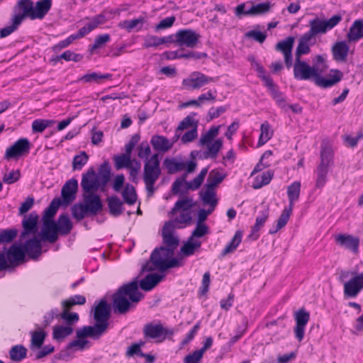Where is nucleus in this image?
<instances>
[{
    "instance_id": "1",
    "label": "nucleus",
    "mask_w": 363,
    "mask_h": 363,
    "mask_svg": "<svg viewBox=\"0 0 363 363\" xmlns=\"http://www.w3.org/2000/svg\"><path fill=\"white\" fill-rule=\"evenodd\" d=\"M163 278L158 274H149L139 281L135 277L133 281L123 284L113 295V308L116 314H125L133 309L136 304L143 298L138 289L140 287L145 291L152 290Z\"/></svg>"
},
{
    "instance_id": "2",
    "label": "nucleus",
    "mask_w": 363,
    "mask_h": 363,
    "mask_svg": "<svg viewBox=\"0 0 363 363\" xmlns=\"http://www.w3.org/2000/svg\"><path fill=\"white\" fill-rule=\"evenodd\" d=\"M174 222L165 223L162 234L165 246L157 247L152 252L149 260L143 266L142 272H164L182 265L179 260L172 257L179 243V238L174 234Z\"/></svg>"
},
{
    "instance_id": "3",
    "label": "nucleus",
    "mask_w": 363,
    "mask_h": 363,
    "mask_svg": "<svg viewBox=\"0 0 363 363\" xmlns=\"http://www.w3.org/2000/svg\"><path fill=\"white\" fill-rule=\"evenodd\" d=\"M294 68V77L297 80L313 79L315 84L319 87L327 89L331 87L341 81L343 74L338 69H331L330 77L325 78L322 76V71L317 65L310 66L307 62L301 60H295L292 65Z\"/></svg>"
},
{
    "instance_id": "4",
    "label": "nucleus",
    "mask_w": 363,
    "mask_h": 363,
    "mask_svg": "<svg viewBox=\"0 0 363 363\" xmlns=\"http://www.w3.org/2000/svg\"><path fill=\"white\" fill-rule=\"evenodd\" d=\"M111 316V307L106 300L102 298L94 308V319L96 321L94 325L84 326L77 330V337L83 338L89 337L99 339L108 330Z\"/></svg>"
},
{
    "instance_id": "5",
    "label": "nucleus",
    "mask_w": 363,
    "mask_h": 363,
    "mask_svg": "<svg viewBox=\"0 0 363 363\" xmlns=\"http://www.w3.org/2000/svg\"><path fill=\"white\" fill-rule=\"evenodd\" d=\"M103 209L99 195L94 193H84L83 202L74 203L71 208L72 217L79 221L86 216H96Z\"/></svg>"
},
{
    "instance_id": "6",
    "label": "nucleus",
    "mask_w": 363,
    "mask_h": 363,
    "mask_svg": "<svg viewBox=\"0 0 363 363\" xmlns=\"http://www.w3.org/2000/svg\"><path fill=\"white\" fill-rule=\"evenodd\" d=\"M338 280L343 284L344 296L347 298L356 297L363 289V272L341 269L338 272Z\"/></svg>"
},
{
    "instance_id": "7",
    "label": "nucleus",
    "mask_w": 363,
    "mask_h": 363,
    "mask_svg": "<svg viewBox=\"0 0 363 363\" xmlns=\"http://www.w3.org/2000/svg\"><path fill=\"white\" fill-rule=\"evenodd\" d=\"M160 163L159 155L157 153L152 155L149 160L145 162L143 180L145 184L147 196L149 198L154 195L155 191V183L161 174Z\"/></svg>"
},
{
    "instance_id": "8",
    "label": "nucleus",
    "mask_w": 363,
    "mask_h": 363,
    "mask_svg": "<svg viewBox=\"0 0 363 363\" xmlns=\"http://www.w3.org/2000/svg\"><path fill=\"white\" fill-rule=\"evenodd\" d=\"M163 164L169 174L183 170H186L185 174H190L194 172L197 167V163L195 161L185 162L181 157H167L164 159Z\"/></svg>"
},
{
    "instance_id": "9",
    "label": "nucleus",
    "mask_w": 363,
    "mask_h": 363,
    "mask_svg": "<svg viewBox=\"0 0 363 363\" xmlns=\"http://www.w3.org/2000/svg\"><path fill=\"white\" fill-rule=\"evenodd\" d=\"M25 252L23 246L13 244L7 251L6 257L4 252H0V272L9 267L8 261L11 264L23 261Z\"/></svg>"
},
{
    "instance_id": "10",
    "label": "nucleus",
    "mask_w": 363,
    "mask_h": 363,
    "mask_svg": "<svg viewBox=\"0 0 363 363\" xmlns=\"http://www.w3.org/2000/svg\"><path fill=\"white\" fill-rule=\"evenodd\" d=\"M218 79L208 77L200 72H193L189 77L183 79L182 85L189 90H196L211 82H216Z\"/></svg>"
},
{
    "instance_id": "11",
    "label": "nucleus",
    "mask_w": 363,
    "mask_h": 363,
    "mask_svg": "<svg viewBox=\"0 0 363 363\" xmlns=\"http://www.w3.org/2000/svg\"><path fill=\"white\" fill-rule=\"evenodd\" d=\"M200 38V35L191 29H182L174 34V43L189 48H195Z\"/></svg>"
},
{
    "instance_id": "12",
    "label": "nucleus",
    "mask_w": 363,
    "mask_h": 363,
    "mask_svg": "<svg viewBox=\"0 0 363 363\" xmlns=\"http://www.w3.org/2000/svg\"><path fill=\"white\" fill-rule=\"evenodd\" d=\"M31 144L28 139L22 138L9 147L5 152L4 158L6 160L18 158L29 152Z\"/></svg>"
},
{
    "instance_id": "13",
    "label": "nucleus",
    "mask_w": 363,
    "mask_h": 363,
    "mask_svg": "<svg viewBox=\"0 0 363 363\" xmlns=\"http://www.w3.org/2000/svg\"><path fill=\"white\" fill-rule=\"evenodd\" d=\"M81 186L84 193H94L101 186V182L96 174L94 167H90L82 174Z\"/></svg>"
},
{
    "instance_id": "14",
    "label": "nucleus",
    "mask_w": 363,
    "mask_h": 363,
    "mask_svg": "<svg viewBox=\"0 0 363 363\" xmlns=\"http://www.w3.org/2000/svg\"><path fill=\"white\" fill-rule=\"evenodd\" d=\"M295 42V38L289 36L286 39L279 41L275 45V50L284 55L286 67L289 69L293 65L292 50Z\"/></svg>"
},
{
    "instance_id": "15",
    "label": "nucleus",
    "mask_w": 363,
    "mask_h": 363,
    "mask_svg": "<svg viewBox=\"0 0 363 363\" xmlns=\"http://www.w3.org/2000/svg\"><path fill=\"white\" fill-rule=\"evenodd\" d=\"M294 319L296 320L295 336L298 341H301L304 337L305 327L310 319V313L303 308H300L295 313Z\"/></svg>"
},
{
    "instance_id": "16",
    "label": "nucleus",
    "mask_w": 363,
    "mask_h": 363,
    "mask_svg": "<svg viewBox=\"0 0 363 363\" xmlns=\"http://www.w3.org/2000/svg\"><path fill=\"white\" fill-rule=\"evenodd\" d=\"M59 231L54 220H43V228L38 235L43 241L53 243L58 239Z\"/></svg>"
},
{
    "instance_id": "17",
    "label": "nucleus",
    "mask_w": 363,
    "mask_h": 363,
    "mask_svg": "<svg viewBox=\"0 0 363 363\" xmlns=\"http://www.w3.org/2000/svg\"><path fill=\"white\" fill-rule=\"evenodd\" d=\"M38 215L36 212H31L28 216H25L22 220L23 231L20 238L25 239L28 235H35L38 230Z\"/></svg>"
},
{
    "instance_id": "18",
    "label": "nucleus",
    "mask_w": 363,
    "mask_h": 363,
    "mask_svg": "<svg viewBox=\"0 0 363 363\" xmlns=\"http://www.w3.org/2000/svg\"><path fill=\"white\" fill-rule=\"evenodd\" d=\"M78 189V182L76 179L68 180L62 186L61 196L62 204L67 206L76 199V194Z\"/></svg>"
},
{
    "instance_id": "19",
    "label": "nucleus",
    "mask_w": 363,
    "mask_h": 363,
    "mask_svg": "<svg viewBox=\"0 0 363 363\" xmlns=\"http://www.w3.org/2000/svg\"><path fill=\"white\" fill-rule=\"evenodd\" d=\"M335 242L340 246L355 255L359 252V238L358 237L347 234H339L335 237Z\"/></svg>"
},
{
    "instance_id": "20",
    "label": "nucleus",
    "mask_w": 363,
    "mask_h": 363,
    "mask_svg": "<svg viewBox=\"0 0 363 363\" xmlns=\"http://www.w3.org/2000/svg\"><path fill=\"white\" fill-rule=\"evenodd\" d=\"M41 241L37 237L26 240L23 245L25 253L33 259L38 257L42 252Z\"/></svg>"
},
{
    "instance_id": "21",
    "label": "nucleus",
    "mask_w": 363,
    "mask_h": 363,
    "mask_svg": "<svg viewBox=\"0 0 363 363\" xmlns=\"http://www.w3.org/2000/svg\"><path fill=\"white\" fill-rule=\"evenodd\" d=\"M15 11L18 13H15L13 17H18L22 23L26 17H29L31 19V13L33 11V2L31 0H18L14 7Z\"/></svg>"
},
{
    "instance_id": "22",
    "label": "nucleus",
    "mask_w": 363,
    "mask_h": 363,
    "mask_svg": "<svg viewBox=\"0 0 363 363\" xmlns=\"http://www.w3.org/2000/svg\"><path fill=\"white\" fill-rule=\"evenodd\" d=\"M315 41L311 39L305 33L298 39V43L295 51V60H301L303 55H307L311 52V46L315 44Z\"/></svg>"
},
{
    "instance_id": "23",
    "label": "nucleus",
    "mask_w": 363,
    "mask_h": 363,
    "mask_svg": "<svg viewBox=\"0 0 363 363\" xmlns=\"http://www.w3.org/2000/svg\"><path fill=\"white\" fill-rule=\"evenodd\" d=\"M174 141L171 142L166 137L155 135L150 140V143L153 149L158 152H166L173 146Z\"/></svg>"
},
{
    "instance_id": "24",
    "label": "nucleus",
    "mask_w": 363,
    "mask_h": 363,
    "mask_svg": "<svg viewBox=\"0 0 363 363\" xmlns=\"http://www.w3.org/2000/svg\"><path fill=\"white\" fill-rule=\"evenodd\" d=\"M310 29L305 33L311 39L315 41V37L318 34H323L328 31L323 20L318 18H313L309 21Z\"/></svg>"
},
{
    "instance_id": "25",
    "label": "nucleus",
    "mask_w": 363,
    "mask_h": 363,
    "mask_svg": "<svg viewBox=\"0 0 363 363\" xmlns=\"http://www.w3.org/2000/svg\"><path fill=\"white\" fill-rule=\"evenodd\" d=\"M52 6V0H41L37 1L33 6V11L31 13V19H43L48 13Z\"/></svg>"
},
{
    "instance_id": "26",
    "label": "nucleus",
    "mask_w": 363,
    "mask_h": 363,
    "mask_svg": "<svg viewBox=\"0 0 363 363\" xmlns=\"http://www.w3.org/2000/svg\"><path fill=\"white\" fill-rule=\"evenodd\" d=\"M350 47L345 41H339L332 47L333 58L336 61L345 62L347 60Z\"/></svg>"
},
{
    "instance_id": "27",
    "label": "nucleus",
    "mask_w": 363,
    "mask_h": 363,
    "mask_svg": "<svg viewBox=\"0 0 363 363\" xmlns=\"http://www.w3.org/2000/svg\"><path fill=\"white\" fill-rule=\"evenodd\" d=\"M247 4H252V6L247 10V16L263 15L269 12L272 8V4L269 1L255 4L253 1H250Z\"/></svg>"
},
{
    "instance_id": "28",
    "label": "nucleus",
    "mask_w": 363,
    "mask_h": 363,
    "mask_svg": "<svg viewBox=\"0 0 363 363\" xmlns=\"http://www.w3.org/2000/svg\"><path fill=\"white\" fill-rule=\"evenodd\" d=\"M349 42H356L363 38V21L356 20L347 35Z\"/></svg>"
},
{
    "instance_id": "29",
    "label": "nucleus",
    "mask_w": 363,
    "mask_h": 363,
    "mask_svg": "<svg viewBox=\"0 0 363 363\" xmlns=\"http://www.w3.org/2000/svg\"><path fill=\"white\" fill-rule=\"evenodd\" d=\"M59 233L62 235H68L73 227L72 223L67 214L64 213L59 216L56 222Z\"/></svg>"
},
{
    "instance_id": "30",
    "label": "nucleus",
    "mask_w": 363,
    "mask_h": 363,
    "mask_svg": "<svg viewBox=\"0 0 363 363\" xmlns=\"http://www.w3.org/2000/svg\"><path fill=\"white\" fill-rule=\"evenodd\" d=\"M200 197L204 205H208L210 207H216L218 204L216 192L215 189L205 187V189L199 192Z\"/></svg>"
},
{
    "instance_id": "31",
    "label": "nucleus",
    "mask_w": 363,
    "mask_h": 363,
    "mask_svg": "<svg viewBox=\"0 0 363 363\" xmlns=\"http://www.w3.org/2000/svg\"><path fill=\"white\" fill-rule=\"evenodd\" d=\"M201 242L200 241L189 237L181 247L180 252L183 256L189 257L193 255L201 247Z\"/></svg>"
},
{
    "instance_id": "32",
    "label": "nucleus",
    "mask_w": 363,
    "mask_h": 363,
    "mask_svg": "<svg viewBox=\"0 0 363 363\" xmlns=\"http://www.w3.org/2000/svg\"><path fill=\"white\" fill-rule=\"evenodd\" d=\"M107 204L111 215L116 217L123 211V201L116 196H111L107 199Z\"/></svg>"
},
{
    "instance_id": "33",
    "label": "nucleus",
    "mask_w": 363,
    "mask_h": 363,
    "mask_svg": "<svg viewBox=\"0 0 363 363\" xmlns=\"http://www.w3.org/2000/svg\"><path fill=\"white\" fill-rule=\"evenodd\" d=\"M163 326L161 324L147 323L143 328L145 337L157 339L162 336Z\"/></svg>"
},
{
    "instance_id": "34",
    "label": "nucleus",
    "mask_w": 363,
    "mask_h": 363,
    "mask_svg": "<svg viewBox=\"0 0 363 363\" xmlns=\"http://www.w3.org/2000/svg\"><path fill=\"white\" fill-rule=\"evenodd\" d=\"M301 192L300 182H294L287 188V196L289 199V208H294V202L298 201Z\"/></svg>"
},
{
    "instance_id": "35",
    "label": "nucleus",
    "mask_w": 363,
    "mask_h": 363,
    "mask_svg": "<svg viewBox=\"0 0 363 363\" xmlns=\"http://www.w3.org/2000/svg\"><path fill=\"white\" fill-rule=\"evenodd\" d=\"M89 20V21L81 28L86 35L94 30L99 26L105 23L107 21L104 13H99Z\"/></svg>"
},
{
    "instance_id": "36",
    "label": "nucleus",
    "mask_w": 363,
    "mask_h": 363,
    "mask_svg": "<svg viewBox=\"0 0 363 363\" xmlns=\"http://www.w3.org/2000/svg\"><path fill=\"white\" fill-rule=\"evenodd\" d=\"M145 23V18L143 17H140L138 18L133 19V20H125L121 21L118 26L121 28L126 30L128 33L133 31L134 29L137 30H141L143 23Z\"/></svg>"
},
{
    "instance_id": "37",
    "label": "nucleus",
    "mask_w": 363,
    "mask_h": 363,
    "mask_svg": "<svg viewBox=\"0 0 363 363\" xmlns=\"http://www.w3.org/2000/svg\"><path fill=\"white\" fill-rule=\"evenodd\" d=\"M269 209H265L260 212V214L256 218L255 223L252 227V233L250 235V237L255 236L253 238L256 240L258 238V235H255L264 225L266 220L269 218Z\"/></svg>"
},
{
    "instance_id": "38",
    "label": "nucleus",
    "mask_w": 363,
    "mask_h": 363,
    "mask_svg": "<svg viewBox=\"0 0 363 363\" xmlns=\"http://www.w3.org/2000/svg\"><path fill=\"white\" fill-rule=\"evenodd\" d=\"M194 206V203L193 199L191 198H184L180 200H178L174 207L172 208L169 213L172 216H174L177 213L178 211H191V208Z\"/></svg>"
},
{
    "instance_id": "39",
    "label": "nucleus",
    "mask_w": 363,
    "mask_h": 363,
    "mask_svg": "<svg viewBox=\"0 0 363 363\" xmlns=\"http://www.w3.org/2000/svg\"><path fill=\"white\" fill-rule=\"evenodd\" d=\"M242 232L240 230H238L235 232L233 238L230 240V242L225 246V247L223 250L220 255L222 257H225L229 253L233 252L235 251L242 240Z\"/></svg>"
},
{
    "instance_id": "40",
    "label": "nucleus",
    "mask_w": 363,
    "mask_h": 363,
    "mask_svg": "<svg viewBox=\"0 0 363 363\" xmlns=\"http://www.w3.org/2000/svg\"><path fill=\"white\" fill-rule=\"evenodd\" d=\"M27 351L26 347L23 345H14L9 351L10 359L15 362H20L26 357Z\"/></svg>"
},
{
    "instance_id": "41",
    "label": "nucleus",
    "mask_w": 363,
    "mask_h": 363,
    "mask_svg": "<svg viewBox=\"0 0 363 363\" xmlns=\"http://www.w3.org/2000/svg\"><path fill=\"white\" fill-rule=\"evenodd\" d=\"M274 176L272 171H267L263 172L261 175H258L255 177V182H253L252 187L255 189L262 188L270 183Z\"/></svg>"
},
{
    "instance_id": "42",
    "label": "nucleus",
    "mask_w": 363,
    "mask_h": 363,
    "mask_svg": "<svg viewBox=\"0 0 363 363\" xmlns=\"http://www.w3.org/2000/svg\"><path fill=\"white\" fill-rule=\"evenodd\" d=\"M224 178V174H221L218 170L213 169L209 173L205 187L215 189L216 186L219 184Z\"/></svg>"
},
{
    "instance_id": "43",
    "label": "nucleus",
    "mask_w": 363,
    "mask_h": 363,
    "mask_svg": "<svg viewBox=\"0 0 363 363\" xmlns=\"http://www.w3.org/2000/svg\"><path fill=\"white\" fill-rule=\"evenodd\" d=\"M122 196L125 203L133 205L137 201V194L134 186L127 184L122 191Z\"/></svg>"
},
{
    "instance_id": "44",
    "label": "nucleus",
    "mask_w": 363,
    "mask_h": 363,
    "mask_svg": "<svg viewBox=\"0 0 363 363\" xmlns=\"http://www.w3.org/2000/svg\"><path fill=\"white\" fill-rule=\"evenodd\" d=\"M111 167L108 161H104L99 167L98 177L101 182V187H104L111 178Z\"/></svg>"
},
{
    "instance_id": "45",
    "label": "nucleus",
    "mask_w": 363,
    "mask_h": 363,
    "mask_svg": "<svg viewBox=\"0 0 363 363\" xmlns=\"http://www.w3.org/2000/svg\"><path fill=\"white\" fill-rule=\"evenodd\" d=\"M61 204H62L61 200L59 198H55L45 210L42 220H53V217Z\"/></svg>"
},
{
    "instance_id": "46",
    "label": "nucleus",
    "mask_w": 363,
    "mask_h": 363,
    "mask_svg": "<svg viewBox=\"0 0 363 363\" xmlns=\"http://www.w3.org/2000/svg\"><path fill=\"white\" fill-rule=\"evenodd\" d=\"M115 167L116 169L128 168L133 162V159L128 154L117 155L113 157Z\"/></svg>"
},
{
    "instance_id": "47",
    "label": "nucleus",
    "mask_w": 363,
    "mask_h": 363,
    "mask_svg": "<svg viewBox=\"0 0 363 363\" xmlns=\"http://www.w3.org/2000/svg\"><path fill=\"white\" fill-rule=\"evenodd\" d=\"M46 333L42 330L33 332L31 334L30 348L31 350L41 348Z\"/></svg>"
},
{
    "instance_id": "48",
    "label": "nucleus",
    "mask_w": 363,
    "mask_h": 363,
    "mask_svg": "<svg viewBox=\"0 0 363 363\" xmlns=\"http://www.w3.org/2000/svg\"><path fill=\"white\" fill-rule=\"evenodd\" d=\"M260 135L257 143V146L260 147L269 141L272 136V131L268 122H264L260 127Z\"/></svg>"
},
{
    "instance_id": "49",
    "label": "nucleus",
    "mask_w": 363,
    "mask_h": 363,
    "mask_svg": "<svg viewBox=\"0 0 363 363\" xmlns=\"http://www.w3.org/2000/svg\"><path fill=\"white\" fill-rule=\"evenodd\" d=\"M329 167L323 164H319L316 169L317 179L315 182V186L317 188H323L327 182V175L328 173Z\"/></svg>"
},
{
    "instance_id": "50",
    "label": "nucleus",
    "mask_w": 363,
    "mask_h": 363,
    "mask_svg": "<svg viewBox=\"0 0 363 363\" xmlns=\"http://www.w3.org/2000/svg\"><path fill=\"white\" fill-rule=\"evenodd\" d=\"M111 74H99L96 72L89 73L81 77L78 81L83 82L84 83H91V82H96L101 79H107L111 77Z\"/></svg>"
},
{
    "instance_id": "51",
    "label": "nucleus",
    "mask_w": 363,
    "mask_h": 363,
    "mask_svg": "<svg viewBox=\"0 0 363 363\" xmlns=\"http://www.w3.org/2000/svg\"><path fill=\"white\" fill-rule=\"evenodd\" d=\"M320 163L329 167L333 162V150L330 146L323 145L320 151Z\"/></svg>"
},
{
    "instance_id": "52",
    "label": "nucleus",
    "mask_w": 363,
    "mask_h": 363,
    "mask_svg": "<svg viewBox=\"0 0 363 363\" xmlns=\"http://www.w3.org/2000/svg\"><path fill=\"white\" fill-rule=\"evenodd\" d=\"M222 146L223 141L221 139H217L213 143H209L207 151L203 153V157L205 159L216 158Z\"/></svg>"
},
{
    "instance_id": "53",
    "label": "nucleus",
    "mask_w": 363,
    "mask_h": 363,
    "mask_svg": "<svg viewBox=\"0 0 363 363\" xmlns=\"http://www.w3.org/2000/svg\"><path fill=\"white\" fill-rule=\"evenodd\" d=\"M21 24V20L18 17H12L11 24L7 26L0 30V38H4L14 31H16L18 26Z\"/></svg>"
},
{
    "instance_id": "54",
    "label": "nucleus",
    "mask_w": 363,
    "mask_h": 363,
    "mask_svg": "<svg viewBox=\"0 0 363 363\" xmlns=\"http://www.w3.org/2000/svg\"><path fill=\"white\" fill-rule=\"evenodd\" d=\"M73 333V328L70 326L56 325L53 328V338L62 340Z\"/></svg>"
},
{
    "instance_id": "55",
    "label": "nucleus",
    "mask_w": 363,
    "mask_h": 363,
    "mask_svg": "<svg viewBox=\"0 0 363 363\" xmlns=\"http://www.w3.org/2000/svg\"><path fill=\"white\" fill-rule=\"evenodd\" d=\"M220 127V125H218L210 128L205 134L201 136L199 139V144L201 145H204L211 143L212 140L218 135Z\"/></svg>"
},
{
    "instance_id": "56",
    "label": "nucleus",
    "mask_w": 363,
    "mask_h": 363,
    "mask_svg": "<svg viewBox=\"0 0 363 363\" xmlns=\"http://www.w3.org/2000/svg\"><path fill=\"white\" fill-rule=\"evenodd\" d=\"M88 160L89 155L84 151H82L79 155H75L72 160V169L74 171L81 170L87 163Z\"/></svg>"
},
{
    "instance_id": "57",
    "label": "nucleus",
    "mask_w": 363,
    "mask_h": 363,
    "mask_svg": "<svg viewBox=\"0 0 363 363\" xmlns=\"http://www.w3.org/2000/svg\"><path fill=\"white\" fill-rule=\"evenodd\" d=\"M86 303V298L82 295H74L68 299L62 301L63 308L70 309L75 305H83Z\"/></svg>"
},
{
    "instance_id": "58",
    "label": "nucleus",
    "mask_w": 363,
    "mask_h": 363,
    "mask_svg": "<svg viewBox=\"0 0 363 363\" xmlns=\"http://www.w3.org/2000/svg\"><path fill=\"white\" fill-rule=\"evenodd\" d=\"M273 99L276 101L277 105L282 109L286 110L287 108V104L285 98L282 96V94L278 90L276 85L268 88Z\"/></svg>"
},
{
    "instance_id": "59",
    "label": "nucleus",
    "mask_w": 363,
    "mask_h": 363,
    "mask_svg": "<svg viewBox=\"0 0 363 363\" xmlns=\"http://www.w3.org/2000/svg\"><path fill=\"white\" fill-rule=\"evenodd\" d=\"M55 123L52 120L37 119L32 123V130L33 133H42L48 127Z\"/></svg>"
},
{
    "instance_id": "60",
    "label": "nucleus",
    "mask_w": 363,
    "mask_h": 363,
    "mask_svg": "<svg viewBox=\"0 0 363 363\" xmlns=\"http://www.w3.org/2000/svg\"><path fill=\"white\" fill-rule=\"evenodd\" d=\"M255 69L258 73V77L264 82V86L269 88L275 84L270 76L265 74V69L262 65L255 63Z\"/></svg>"
},
{
    "instance_id": "61",
    "label": "nucleus",
    "mask_w": 363,
    "mask_h": 363,
    "mask_svg": "<svg viewBox=\"0 0 363 363\" xmlns=\"http://www.w3.org/2000/svg\"><path fill=\"white\" fill-rule=\"evenodd\" d=\"M255 69L258 73V77L264 82V86L269 88L275 84L270 76L265 74V69L262 65L255 63Z\"/></svg>"
},
{
    "instance_id": "62",
    "label": "nucleus",
    "mask_w": 363,
    "mask_h": 363,
    "mask_svg": "<svg viewBox=\"0 0 363 363\" xmlns=\"http://www.w3.org/2000/svg\"><path fill=\"white\" fill-rule=\"evenodd\" d=\"M209 233V228L205 223H196V228L192 231L190 238L193 239L202 238Z\"/></svg>"
},
{
    "instance_id": "63",
    "label": "nucleus",
    "mask_w": 363,
    "mask_h": 363,
    "mask_svg": "<svg viewBox=\"0 0 363 363\" xmlns=\"http://www.w3.org/2000/svg\"><path fill=\"white\" fill-rule=\"evenodd\" d=\"M141 168V163L136 159H133V162L127 169H129L130 180L134 182H138V174Z\"/></svg>"
},
{
    "instance_id": "64",
    "label": "nucleus",
    "mask_w": 363,
    "mask_h": 363,
    "mask_svg": "<svg viewBox=\"0 0 363 363\" xmlns=\"http://www.w3.org/2000/svg\"><path fill=\"white\" fill-rule=\"evenodd\" d=\"M292 211L293 208L289 207H286L282 211L281 214L280 215L277 221V225L278 226V228L281 229L286 225V223L289 221V217L292 213Z\"/></svg>"
}]
</instances>
